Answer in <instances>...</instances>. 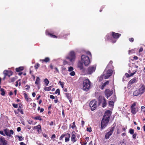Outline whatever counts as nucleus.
Segmentation results:
<instances>
[{"instance_id":"1","label":"nucleus","mask_w":145,"mask_h":145,"mask_svg":"<svg viewBox=\"0 0 145 145\" xmlns=\"http://www.w3.org/2000/svg\"><path fill=\"white\" fill-rule=\"evenodd\" d=\"M118 38V33H116L114 32H111V34H107L105 37V40L109 41L113 43H114L116 41Z\"/></svg>"},{"instance_id":"2","label":"nucleus","mask_w":145,"mask_h":145,"mask_svg":"<svg viewBox=\"0 0 145 145\" xmlns=\"http://www.w3.org/2000/svg\"><path fill=\"white\" fill-rule=\"evenodd\" d=\"M82 89L86 91H88L91 88V82L88 79L84 80L82 84Z\"/></svg>"},{"instance_id":"3","label":"nucleus","mask_w":145,"mask_h":145,"mask_svg":"<svg viewBox=\"0 0 145 145\" xmlns=\"http://www.w3.org/2000/svg\"><path fill=\"white\" fill-rule=\"evenodd\" d=\"M66 58L69 60L71 62L74 61L76 58V53L74 51H71L66 57Z\"/></svg>"},{"instance_id":"4","label":"nucleus","mask_w":145,"mask_h":145,"mask_svg":"<svg viewBox=\"0 0 145 145\" xmlns=\"http://www.w3.org/2000/svg\"><path fill=\"white\" fill-rule=\"evenodd\" d=\"M81 61L85 66L88 65L90 63L89 57L85 55H82L81 57Z\"/></svg>"},{"instance_id":"5","label":"nucleus","mask_w":145,"mask_h":145,"mask_svg":"<svg viewBox=\"0 0 145 145\" xmlns=\"http://www.w3.org/2000/svg\"><path fill=\"white\" fill-rule=\"evenodd\" d=\"M109 119L105 118V117H103L101 124V128L102 129H104L106 127L109 121Z\"/></svg>"},{"instance_id":"6","label":"nucleus","mask_w":145,"mask_h":145,"mask_svg":"<svg viewBox=\"0 0 145 145\" xmlns=\"http://www.w3.org/2000/svg\"><path fill=\"white\" fill-rule=\"evenodd\" d=\"M76 137L79 139L80 138V135L77 133H76V132L74 131H73L71 133V141L74 142H76L77 141V139L76 138Z\"/></svg>"},{"instance_id":"7","label":"nucleus","mask_w":145,"mask_h":145,"mask_svg":"<svg viewBox=\"0 0 145 145\" xmlns=\"http://www.w3.org/2000/svg\"><path fill=\"white\" fill-rule=\"evenodd\" d=\"M89 106L91 108V110H95L97 107V101L95 100H93L91 101L89 103Z\"/></svg>"},{"instance_id":"8","label":"nucleus","mask_w":145,"mask_h":145,"mask_svg":"<svg viewBox=\"0 0 145 145\" xmlns=\"http://www.w3.org/2000/svg\"><path fill=\"white\" fill-rule=\"evenodd\" d=\"M3 132L5 135L9 137H11V135L14 134V131L12 129L9 130V129L7 128L3 130Z\"/></svg>"},{"instance_id":"9","label":"nucleus","mask_w":145,"mask_h":145,"mask_svg":"<svg viewBox=\"0 0 145 145\" xmlns=\"http://www.w3.org/2000/svg\"><path fill=\"white\" fill-rule=\"evenodd\" d=\"M96 67L94 66H90L88 68L86 72L88 74H91L95 71Z\"/></svg>"},{"instance_id":"10","label":"nucleus","mask_w":145,"mask_h":145,"mask_svg":"<svg viewBox=\"0 0 145 145\" xmlns=\"http://www.w3.org/2000/svg\"><path fill=\"white\" fill-rule=\"evenodd\" d=\"M113 93L112 90H111L109 89H106L105 90V93L107 98L110 96Z\"/></svg>"},{"instance_id":"11","label":"nucleus","mask_w":145,"mask_h":145,"mask_svg":"<svg viewBox=\"0 0 145 145\" xmlns=\"http://www.w3.org/2000/svg\"><path fill=\"white\" fill-rule=\"evenodd\" d=\"M114 127H112L110 131L106 133L105 135V137L106 139H108L110 136L112 134L113 131L114 130Z\"/></svg>"},{"instance_id":"12","label":"nucleus","mask_w":145,"mask_h":145,"mask_svg":"<svg viewBox=\"0 0 145 145\" xmlns=\"http://www.w3.org/2000/svg\"><path fill=\"white\" fill-rule=\"evenodd\" d=\"M138 78L136 77L131 79L128 82V85L131 86L134 83H136L138 81Z\"/></svg>"},{"instance_id":"13","label":"nucleus","mask_w":145,"mask_h":145,"mask_svg":"<svg viewBox=\"0 0 145 145\" xmlns=\"http://www.w3.org/2000/svg\"><path fill=\"white\" fill-rule=\"evenodd\" d=\"M136 103H134L131 106V112L133 114H135L136 113V108H135L136 106Z\"/></svg>"},{"instance_id":"14","label":"nucleus","mask_w":145,"mask_h":145,"mask_svg":"<svg viewBox=\"0 0 145 145\" xmlns=\"http://www.w3.org/2000/svg\"><path fill=\"white\" fill-rule=\"evenodd\" d=\"M3 74L5 76H8L10 77L12 75L13 72L11 71L5 70L4 71Z\"/></svg>"},{"instance_id":"15","label":"nucleus","mask_w":145,"mask_h":145,"mask_svg":"<svg viewBox=\"0 0 145 145\" xmlns=\"http://www.w3.org/2000/svg\"><path fill=\"white\" fill-rule=\"evenodd\" d=\"M113 71L111 69H109L106 73L105 76V79L108 78L109 77L111 76L112 73Z\"/></svg>"},{"instance_id":"16","label":"nucleus","mask_w":145,"mask_h":145,"mask_svg":"<svg viewBox=\"0 0 145 145\" xmlns=\"http://www.w3.org/2000/svg\"><path fill=\"white\" fill-rule=\"evenodd\" d=\"M0 145H7V141L4 137L0 138Z\"/></svg>"},{"instance_id":"17","label":"nucleus","mask_w":145,"mask_h":145,"mask_svg":"<svg viewBox=\"0 0 145 145\" xmlns=\"http://www.w3.org/2000/svg\"><path fill=\"white\" fill-rule=\"evenodd\" d=\"M110 116L111 114L110 111L108 110L105 112V115L103 117H105V118H106L109 119Z\"/></svg>"},{"instance_id":"18","label":"nucleus","mask_w":145,"mask_h":145,"mask_svg":"<svg viewBox=\"0 0 145 145\" xmlns=\"http://www.w3.org/2000/svg\"><path fill=\"white\" fill-rule=\"evenodd\" d=\"M34 129H36L37 130L38 133H40L42 131L41 126L40 125H38L37 126H34Z\"/></svg>"},{"instance_id":"19","label":"nucleus","mask_w":145,"mask_h":145,"mask_svg":"<svg viewBox=\"0 0 145 145\" xmlns=\"http://www.w3.org/2000/svg\"><path fill=\"white\" fill-rule=\"evenodd\" d=\"M105 99L102 96H100L98 98L99 104L100 105L103 101Z\"/></svg>"},{"instance_id":"20","label":"nucleus","mask_w":145,"mask_h":145,"mask_svg":"<svg viewBox=\"0 0 145 145\" xmlns=\"http://www.w3.org/2000/svg\"><path fill=\"white\" fill-rule=\"evenodd\" d=\"M139 90L141 94H142L145 92V86L144 85L142 86Z\"/></svg>"},{"instance_id":"21","label":"nucleus","mask_w":145,"mask_h":145,"mask_svg":"<svg viewBox=\"0 0 145 145\" xmlns=\"http://www.w3.org/2000/svg\"><path fill=\"white\" fill-rule=\"evenodd\" d=\"M78 67L80 68V70L84 71V69L83 67V64L82 63L80 62L78 63Z\"/></svg>"},{"instance_id":"22","label":"nucleus","mask_w":145,"mask_h":145,"mask_svg":"<svg viewBox=\"0 0 145 145\" xmlns=\"http://www.w3.org/2000/svg\"><path fill=\"white\" fill-rule=\"evenodd\" d=\"M65 95L66 96V97L68 98L70 103H71L72 102V99H71V94L69 93H66Z\"/></svg>"},{"instance_id":"23","label":"nucleus","mask_w":145,"mask_h":145,"mask_svg":"<svg viewBox=\"0 0 145 145\" xmlns=\"http://www.w3.org/2000/svg\"><path fill=\"white\" fill-rule=\"evenodd\" d=\"M40 61L42 62V63L45 62L46 63L50 61V59L48 57H46L44 59H40Z\"/></svg>"},{"instance_id":"24","label":"nucleus","mask_w":145,"mask_h":145,"mask_svg":"<svg viewBox=\"0 0 145 145\" xmlns=\"http://www.w3.org/2000/svg\"><path fill=\"white\" fill-rule=\"evenodd\" d=\"M137 72V70H136L134 72L132 73H131L130 74H129L127 73H126L125 74V75L127 78H129V77L133 76Z\"/></svg>"},{"instance_id":"25","label":"nucleus","mask_w":145,"mask_h":145,"mask_svg":"<svg viewBox=\"0 0 145 145\" xmlns=\"http://www.w3.org/2000/svg\"><path fill=\"white\" fill-rule=\"evenodd\" d=\"M24 69V67H20L18 68H17L16 69V71L18 72H20L22 71Z\"/></svg>"},{"instance_id":"26","label":"nucleus","mask_w":145,"mask_h":145,"mask_svg":"<svg viewBox=\"0 0 145 145\" xmlns=\"http://www.w3.org/2000/svg\"><path fill=\"white\" fill-rule=\"evenodd\" d=\"M139 94H141V93L139 90H136L133 93V95L134 96H137Z\"/></svg>"},{"instance_id":"27","label":"nucleus","mask_w":145,"mask_h":145,"mask_svg":"<svg viewBox=\"0 0 145 145\" xmlns=\"http://www.w3.org/2000/svg\"><path fill=\"white\" fill-rule=\"evenodd\" d=\"M71 126V128L73 129H76L77 127L75 125V122H74L72 124L70 125V126Z\"/></svg>"},{"instance_id":"28","label":"nucleus","mask_w":145,"mask_h":145,"mask_svg":"<svg viewBox=\"0 0 145 145\" xmlns=\"http://www.w3.org/2000/svg\"><path fill=\"white\" fill-rule=\"evenodd\" d=\"M24 95L25 98L27 101H31V98H28V95L26 93H25L24 94Z\"/></svg>"},{"instance_id":"29","label":"nucleus","mask_w":145,"mask_h":145,"mask_svg":"<svg viewBox=\"0 0 145 145\" xmlns=\"http://www.w3.org/2000/svg\"><path fill=\"white\" fill-rule=\"evenodd\" d=\"M46 35H48L51 37L53 38H57V37L56 36L53 35L51 33H47V32H46Z\"/></svg>"},{"instance_id":"30","label":"nucleus","mask_w":145,"mask_h":145,"mask_svg":"<svg viewBox=\"0 0 145 145\" xmlns=\"http://www.w3.org/2000/svg\"><path fill=\"white\" fill-rule=\"evenodd\" d=\"M41 117V116L39 115L35 117H33V118L35 120H39L40 121H41L42 119Z\"/></svg>"},{"instance_id":"31","label":"nucleus","mask_w":145,"mask_h":145,"mask_svg":"<svg viewBox=\"0 0 145 145\" xmlns=\"http://www.w3.org/2000/svg\"><path fill=\"white\" fill-rule=\"evenodd\" d=\"M109 83V82L108 81H106L105 82V83H104L102 86L101 89H104V87L106 85H108Z\"/></svg>"},{"instance_id":"32","label":"nucleus","mask_w":145,"mask_h":145,"mask_svg":"<svg viewBox=\"0 0 145 145\" xmlns=\"http://www.w3.org/2000/svg\"><path fill=\"white\" fill-rule=\"evenodd\" d=\"M40 79L39 77H37L36 79L35 82V84L37 85H38L40 83Z\"/></svg>"},{"instance_id":"33","label":"nucleus","mask_w":145,"mask_h":145,"mask_svg":"<svg viewBox=\"0 0 145 145\" xmlns=\"http://www.w3.org/2000/svg\"><path fill=\"white\" fill-rule=\"evenodd\" d=\"M52 86H50L49 87H45L44 88V90L46 91H49L51 89Z\"/></svg>"},{"instance_id":"34","label":"nucleus","mask_w":145,"mask_h":145,"mask_svg":"<svg viewBox=\"0 0 145 145\" xmlns=\"http://www.w3.org/2000/svg\"><path fill=\"white\" fill-rule=\"evenodd\" d=\"M0 91L1 92V94L2 96H4L5 93L4 89L3 88H1Z\"/></svg>"},{"instance_id":"35","label":"nucleus","mask_w":145,"mask_h":145,"mask_svg":"<svg viewBox=\"0 0 145 145\" xmlns=\"http://www.w3.org/2000/svg\"><path fill=\"white\" fill-rule=\"evenodd\" d=\"M102 103V107H105L106 106L107 104L106 99H105Z\"/></svg>"},{"instance_id":"36","label":"nucleus","mask_w":145,"mask_h":145,"mask_svg":"<svg viewBox=\"0 0 145 145\" xmlns=\"http://www.w3.org/2000/svg\"><path fill=\"white\" fill-rule=\"evenodd\" d=\"M114 102L113 101H109L108 102V104L109 106L112 107L114 106Z\"/></svg>"},{"instance_id":"37","label":"nucleus","mask_w":145,"mask_h":145,"mask_svg":"<svg viewBox=\"0 0 145 145\" xmlns=\"http://www.w3.org/2000/svg\"><path fill=\"white\" fill-rule=\"evenodd\" d=\"M44 82L46 86H47L49 83V81L47 78H46L44 80Z\"/></svg>"},{"instance_id":"38","label":"nucleus","mask_w":145,"mask_h":145,"mask_svg":"<svg viewBox=\"0 0 145 145\" xmlns=\"http://www.w3.org/2000/svg\"><path fill=\"white\" fill-rule=\"evenodd\" d=\"M40 66V64L38 63H37L34 66L35 69H37Z\"/></svg>"},{"instance_id":"39","label":"nucleus","mask_w":145,"mask_h":145,"mask_svg":"<svg viewBox=\"0 0 145 145\" xmlns=\"http://www.w3.org/2000/svg\"><path fill=\"white\" fill-rule=\"evenodd\" d=\"M129 132L131 135L133 134L134 133V130L132 129H130L129 130Z\"/></svg>"},{"instance_id":"40","label":"nucleus","mask_w":145,"mask_h":145,"mask_svg":"<svg viewBox=\"0 0 145 145\" xmlns=\"http://www.w3.org/2000/svg\"><path fill=\"white\" fill-rule=\"evenodd\" d=\"M15 80V78L14 77H13L11 78L10 79V81H9V82H14Z\"/></svg>"},{"instance_id":"41","label":"nucleus","mask_w":145,"mask_h":145,"mask_svg":"<svg viewBox=\"0 0 145 145\" xmlns=\"http://www.w3.org/2000/svg\"><path fill=\"white\" fill-rule=\"evenodd\" d=\"M18 111L20 112L21 114H24L23 110L22 109L18 108L17 109Z\"/></svg>"},{"instance_id":"42","label":"nucleus","mask_w":145,"mask_h":145,"mask_svg":"<svg viewBox=\"0 0 145 145\" xmlns=\"http://www.w3.org/2000/svg\"><path fill=\"white\" fill-rule=\"evenodd\" d=\"M73 70V68L72 67H68V71L69 72L72 71Z\"/></svg>"},{"instance_id":"43","label":"nucleus","mask_w":145,"mask_h":145,"mask_svg":"<svg viewBox=\"0 0 145 145\" xmlns=\"http://www.w3.org/2000/svg\"><path fill=\"white\" fill-rule=\"evenodd\" d=\"M56 94L58 93V95H59L60 94V90L59 89H57L55 92Z\"/></svg>"},{"instance_id":"44","label":"nucleus","mask_w":145,"mask_h":145,"mask_svg":"<svg viewBox=\"0 0 145 145\" xmlns=\"http://www.w3.org/2000/svg\"><path fill=\"white\" fill-rule=\"evenodd\" d=\"M86 130L88 131H89V132H91L92 131L91 127H87Z\"/></svg>"},{"instance_id":"45","label":"nucleus","mask_w":145,"mask_h":145,"mask_svg":"<svg viewBox=\"0 0 145 145\" xmlns=\"http://www.w3.org/2000/svg\"><path fill=\"white\" fill-rule=\"evenodd\" d=\"M119 145H125V143L123 140L121 141L119 143Z\"/></svg>"},{"instance_id":"46","label":"nucleus","mask_w":145,"mask_h":145,"mask_svg":"<svg viewBox=\"0 0 145 145\" xmlns=\"http://www.w3.org/2000/svg\"><path fill=\"white\" fill-rule=\"evenodd\" d=\"M133 139H136V137L137 135V133H134L133 134Z\"/></svg>"},{"instance_id":"47","label":"nucleus","mask_w":145,"mask_h":145,"mask_svg":"<svg viewBox=\"0 0 145 145\" xmlns=\"http://www.w3.org/2000/svg\"><path fill=\"white\" fill-rule=\"evenodd\" d=\"M75 72L73 71H72L70 73V75L71 76H74L75 75Z\"/></svg>"},{"instance_id":"48","label":"nucleus","mask_w":145,"mask_h":145,"mask_svg":"<svg viewBox=\"0 0 145 145\" xmlns=\"http://www.w3.org/2000/svg\"><path fill=\"white\" fill-rule=\"evenodd\" d=\"M141 110L143 112H144L145 111V107L142 106L141 107Z\"/></svg>"},{"instance_id":"49","label":"nucleus","mask_w":145,"mask_h":145,"mask_svg":"<svg viewBox=\"0 0 145 145\" xmlns=\"http://www.w3.org/2000/svg\"><path fill=\"white\" fill-rule=\"evenodd\" d=\"M12 105L14 108H17L18 107V105L17 104L13 103Z\"/></svg>"},{"instance_id":"50","label":"nucleus","mask_w":145,"mask_h":145,"mask_svg":"<svg viewBox=\"0 0 145 145\" xmlns=\"http://www.w3.org/2000/svg\"><path fill=\"white\" fill-rule=\"evenodd\" d=\"M17 137L18 138V140L19 141H21L22 140L23 138L22 136H18Z\"/></svg>"},{"instance_id":"51","label":"nucleus","mask_w":145,"mask_h":145,"mask_svg":"<svg viewBox=\"0 0 145 145\" xmlns=\"http://www.w3.org/2000/svg\"><path fill=\"white\" fill-rule=\"evenodd\" d=\"M69 137H65V142H67L69 141Z\"/></svg>"},{"instance_id":"52","label":"nucleus","mask_w":145,"mask_h":145,"mask_svg":"<svg viewBox=\"0 0 145 145\" xmlns=\"http://www.w3.org/2000/svg\"><path fill=\"white\" fill-rule=\"evenodd\" d=\"M65 136V134H62L60 137L59 138L60 140H61L63 139V138Z\"/></svg>"},{"instance_id":"53","label":"nucleus","mask_w":145,"mask_h":145,"mask_svg":"<svg viewBox=\"0 0 145 145\" xmlns=\"http://www.w3.org/2000/svg\"><path fill=\"white\" fill-rule=\"evenodd\" d=\"M33 108L35 110V108L36 106V104L35 103H33Z\"/></svg>"},{"instance_id":"54","label":"nucleus","mask_w":145,"mask_h":145,"mask_svg":"<svg viewBox=\"0 0 145 145\" xmlns=\"http://www.w3.org/2000/svg\"><path fill=\"white\" fill-rule=\"evenodd\" d=\"M129 41L131 42H133L134 40V39L133 38H131L129 39Z\"/></svg>"},{"instance_id":"55","label":"nucleus","mask_w":145,"mask_h":145,"mask_svg":"<svg viewBox=\"0 0 145 145\" xmlns=\"http://www.w3.org/2000/svg\"><path fill=\"white\" fill-rule=\"evenodd\" d=\"M20 80V79H19L17 81H16V84L15 85V86L16 87H17L18 85V82Z\"/></svg>"},{"instance_id":"56","label":"nucleus","mask_w":145,"mask_h":145,"mask_svg":"<svg viewBox=\"0 0 145 145\" xmlns=\"http://www.w3.org/2000/svg\"><path fill=\"white\" fill-rule=\"evenodd\" d=\"M50 98L52 99H54L55 98V97L52 95H51L50 96Z\"/></svg>"},{"instance_id":"57","label":"nucleus","mask_w":145,"mask_h":145,"mask_svg":"<svg viewBox=\"0 0 145 145\" xmlns=\"http://www.w3.org/2000/svg\"><path fill=\"white\" fill-rule=\"evenodd\" d=\"M54 69L56 71V72H57L58 73H59V71L57 67H56Z\"/></svg>"},{"instance_id":"58","label":"nucleus","mask_w":145,"mask_h":145,"mask_svg":"<svg viewBox=\"0 0 145 145\" xmlns=\"http://www.w3.org/2000/svg\"><path fill=\"white\" fill-rule=\"evenodd\" d=\"M0 134L4 136H5V134L4 133H3V131H0Z\"/></svg>"},{"instance_id":"59","label":"nucleus","mask_w":145,"mask_h":145,"mask_svg":"<svg viewBox=\"0 0 145 145\" xmlns=\"http://www.w3.org/2000/svg\"><path fill=\"white\" fill-rule=\"evenodd\" d=\"M59 83H60L61 86L63 88L64 87V83L63 82H61V81H59Z\"/></svg>"},{"instance_id":"60","label":"nucleus","mask_w":145,"mask_h":145,"mask_svg":"<svg viewBox=\"0 0 145 145\" xmlns=\"http://www.w3.org/2000/svg\"><path fill=\"white\" fill-rule=\"evenodd\" d=\"M143 50V48L142 47H141L139 50V52L140 53L142 52Z\"/></svg>"},{"instance_id":"61","label":"nucleus","mask_w":145,"mask_h":145,"mask_svg":"<svg viewBox=\"0 0 145 145\" xmlns=\"http://www.w3.org/2000/svg\"><path fill=\"white\" fill-rule=\"evenodd\" d=\"M25 87H27V88H25L26 89H29L30 88V86L28 85H27Z\"/></svg>"},{"instance_id":"62","label":"nucleus","mask_w":145,"mask_h":145,"mask_svg":"<svg viewBox=\"0 0 145 145\" xmlns=\"http://www.w3.org/2000/svg\"><path fill=\"white\" fill-rule=\"evenodd\" d=\"M21 130V128L20 127H18L17 128V131L18 132H20Z\"/></svg>"},{"instance_id":"63","label":"nucleus","mask_w":145,"mask_h":145,"mask_svg":"<svg viewBox=\"0 0 145 145\" xmlns=\"http://www.w3.org/2000/svg\"><path fill=\"white\" fill-rule=\"evenodd\" d=\"M133 59L135 60L138 59V57L136 56H134L133 57Z\"/></svg>"},{"instance_id":"64","label":"nucleus","mask_w":145,"mask_h":145,"mask_svg":"<svg viewBox=\"0 0 145 145\" xmlns=\"http://www.w3.org/2000/svg\"><path fill=\"white\" fill-rule=\"evenodd\" d=\"M56 136L55 135V134H53L52 135V136L51 138H56Z\"/></svg>"}]
</instances>
